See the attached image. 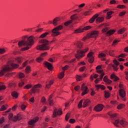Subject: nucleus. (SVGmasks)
I'll use <instances>...</instances> for the list:
<instances>
[{"label": "nucleus", "mask_w": 128, "mask_h": 128, "mask_svg": "<svg viewBox=\"0 0 128 128\" xmlns=\"http://www.w3.org/2000/svg\"><path fill=\"white\" fill-rule=\"evenodd\" d=\"M34 36H30L28 37V36H23L22 40L18 42V46H26L21 49V50H30V48L34 45Z\"/></svg>", "instance_id": "1"}, {"label": "nucleus", "mask_w": 128, "mask_h": 128, "mask_svg": "<svg viewBox=\"0 0 128 128\" xmlns=\"http://www.w3.org/2000/svg\"><path fill=\"white\" fill-rule=\"evenodd\" d=\"M18 64H6L2 66L1 70H0V76H2L6 72L12 70L14 68H18Z\"/></svg>", "instance_id": "2"}, {"label": "nucleus", "mask_w": 128, "mask_h": 128, "mask_svg": "<svg viewBox=\"0 0 128 128\" xmlns=\"http://www.w3.org/2000/svg\"><path fill=\"white\" fill-rule=\"evenodd\" d=\"M40 44H42L41 45H39L37 46V50H48L50 49V42L46 40L42 39L40 41Z\"/></svg>", "instance_id": "3"}, {"label": "nucleus", "mask_w": 128, "mask_h": 128, "mask_svg": "<svg viewBox=\"0 0 128 128\" xmlns=\"http://www.w3.org/2000/svg\"><path fill=\"white\" fill-rule=\"evenodd\" d=\"M62 30V25H60L54 28L52 30V36H59V34H60V32H59V30Z\"/></svg>", "instance_id": "4"}, {"label": "nucleus", "mask_w": 128, "mask_h": 128, "mask_svg": "<svg viewBox=\"0 0 128 128\" xmlns=\"http://www.w3.org/2000/svg\"><path fill=\"white\" fill-rule=\"evenodd\" d=\"M98 34V32L96 30H93L92 31L90 34H88L87 36V37H84L82 38V40L84 42L88 38H97Z\"/></svg>", "instance_id": "5"}, {"label": "nucleus", "mask_w": 128, "mask_h": 128, "mask_svg": "<svg viewBox=\"0 0 128 128\" xmlns=\"http://www.w3.org/2000/svg\"><path fill=\"white\" fill-rule=\"evenodd\" d=\"M88 50V48H86L84 50H79L77 52V54L75 56L77 60H80V58H82L83 56H84V53L86 52Z\"/></svg>", "instance_id": "6"}, {"label": "nucleus", "mask_w": 128, "mask_h": 128, "mask_svg": "<svg viewBox=\"0 0 128 128\" xmlns=\"http://www.w3.org/2000/svg\"><path fill=\"white\" fill-rule=\"evenodd\" d=\"M114 126H115L118 127V124H120L123 128H124L125 126H126L128 124V122L126 121H125L124 120H120L118 119L116 120L113 123Z\"/></svg>", "instance_id": "7"}, {"label": "nucleus", "mask_w": 128, "mask_h": 128, "mask_svg": "<svg viewBox=\"0 0 128 128\" xmlns=\"http://www.w3.org/2000/svg\"><path fill=\"white\" fill-rule=\"evenodd\" d=\"M14 114L12 113L9 114L8 118L10 120H12L13 122H16V120H22V116L20 114H18L16 116H14L13 118Z\"/></svg>", "instance_id": "8"}, {"label": "nucleus", "mask_w": 128, "mask_h": 128, "mask_svg": "<svg viewBox=\"0 0 128 128\" xmlns=\"http://www.w3.org/2000/svg\"><path fill=\"white\" fill-rule=\"evenodd\" d=\"M42 87V85L40 84L34 85L32 88L31 90L32 94H36V92H40V88Z\"/></svg>", "instance_id": "9"}, {"label": "nucleus", "mask_w": 128, "mask_h": 128, "mask_svg": "<svg viewBox=\"0 0 128 128\" xmlns=\"http://www.w3.org/2000/svg\"><path fill=\"white\" fill-rule=\"evenodd\" d=\"M78 17L76 14H74L70 16L71 20L68 21L67 22L64 23V26H68V24H70L72 22V20H78Z\"/></svg>", "instance_id": "10"}, {"label": "nucleus", "mask_w": 128, "mask_h": 128, "mask_svg": "<svg viewBox=\"0 0 128 128\" xmlns=\"http://www.w3.org/2000/svg\"><path fill=\"white\" fill-rule=\"evenodd\" d=\"M119 95L121 98V100H124V102H126V91L122 89H120L119 90Z\"/></svg>", "instance_id": "11"}, {"label": "nucleus", "mask_w": 128, "mask_h": 128, "mask_svg": "<svg viewBox=\"0 0 128 128\" xmlns=\"http://www.w3.org/2000/svg\"><path fill=\"white\" fill-rule=\"evenodd\" d=\"M102 32H106V36H112V34H114L116 31L114 30H108V28H106L102 30Z\"/></svg>", "instance_id": "12"}, {"label": "nucleus", "mask_w": 128, "mask_h": 128, "mask_svg": "<svg viewBox=\"0 0 128 128\" xmlns=\"http://www.w3.org/2000/svg\"><path fill=\"white\" fill-rule=\"evenodd\" d=\"M87 57L88 58V62L90 64H92L94 60V53H92V52H90L88 54Z\"/></svg>", "instance_id": "13"}, {"label": "nucleus", "mask_w": 128, "mask_h": 128, "mask_svg": "<svg viewBox=\"0 0 128 128\" xmlns=\"http://www.w3.org/2000/svg\"><path fill=\"white\" fill-rule=\"evenodd\" d=\"M62 114V109H60L58 110V109H55L54 111L52 118H56V116H60Z\"/></svg>", "instance_id": "14"}, {"label": "nucleus", "mask_w": 128, "mask_h": 128, "mask_svg": "<svg viewBox=\"0 0 128 128\" xmlns=\"http://www.w3.org/2000/svg\"><path fill=\"white\" fill-rule=\"evenodd\" d=\"M86 86V84L84 83L81 86L82 90H84L82 94V96H84L86 94H88V87Z\"/></svg>", "instance_id": "15"}, {"label": "nucleus", "mask_w": 128, "mask_h": 128, "mask_svg": "<svg viewBox=\"0 0 128 128\" xmlns=\"http://www.w3.org/2000/svg\"><path fill=\"white\" fill-rule=\"evenodd\" d=\"M96 112H102L104 109V106L102 104H99L96 106L94 108Z\"/></svg>", "instance_id": "16"}, {"label": "nucleus", "mask_w": 128, "mask_h": 128, "mask_svg": "<svg viewBox=\"0 0 128 128\" xmlns=\"http://www.w3.org/2000/svg\"><path fill=\"white\" fill-rule=\"evenodd\" d=\"M60 18L59 17L56 18L53 20L52 24L54 26H58L60 24Z\"/></svg>", "instance_id": "17"}, {"label": "nucleus", "mask_w": 128, "mask_h": 128, "mask_svg": "<svg viewBox=\"0 0 128 128\" xmlns=\"http://www.w3.org/2000/svg\"><path fill=\"white\" fill-rule=\"evenodd\" d=\"M38 120V117H36L31 120L29 121L28 124L30 126H34L36 122Z\"/></svg>", "instance_id": "18"}, {"label": "nucleus", "mask_w": 128, "mask_h": 128, "mask_svg": "<svg viewBox=\"0 0 128 128\" xmlns=\"http://www.w3.org/2000/svg\"><path fill=\"white\" fill-rule=\"evenodd\" d=\"M103 80L104 82H106V84H110L112 82V81L108 78V76H104L103 78Z\"/></svg>", "instance_id": "19"}, {"label": "nucleus", "mask_w": 128, "mask_h": 128, "mask_svg": "<svg viewBox=\"0 0 128 128\" xmlns=\"http://www.w3.org/2000/svg\"><path fill=\"white\" fill-rule=\"evenodd\" d=\"M58 60V56H54L50 58L48 60L50 62H56V61Z\"/></svg>", "instance_id": "20"}, {"label": "nucleus", "mask_w": 128, "mask_h": 128, "mask_svg": "<svg viewBox=\"0 0 128 128\" xmlns=\"http://www.w3.org/2000/svg\"><path fill=\"white\" fill-rule=\"evenodd\" d=\"M98 17V14H96L89 20V22H90V24H92V22L96 20V18Z\"/></svg>", "instance_id": "21"}, {"label": "nucleus", "mask_w": 128, "mask_h": 128, "mask_svg": "<svg viewBox=\"0 0 128 128\" xmlns=\"http://www.w3.org/2000/svg\"><path fill=\"white\" fill-rule=\"evenodd\" d=\"M106 54L104 53H100L98 55V58H100L101 60H105Z\"/></svg>", "instance_id": "22"}, {"label": "nucleus", "mask_w": 128, "mask_h": 128, "mask_svg": "<svg viewBox=\"0 0 128 128\" xmlns=\"http://www.w3.org/2000/svg\"><path fill=\"white\" fill-rule=\"evenodd\" d=\"M95 86L96 88V90H100V88L102 90H105L106 89V86L102 84H96L95 85Z\"/></svg>", "instance_id": "23"}, {"label": "nucleus", "mask_w": 128, "mask_h": 128, "mask_svg": "<svg viewBox=\"0 0 128 128\" xmlns=\"http://www.w3.org/2000/svg\"><path fill=\"white\" fill-rule=\"evenodd\" d=\"M114 14V12L112 11H110L107 12V14L106 16V20H110L112 18V14Z\"/></svg>", "instance_id": "24"}, {"label": "nucleus", "mask_w": 128, "mask_h": 128, "mask_svg": "<svg viewBox=\"0 0 128 128\" xmlns=\"http://www.w3.org/2000/svg\"><path fill=\"white\" fill-rule=\"evenodd\" d=\"M110 78L111 80H114V82H116L117 80H118L119 78L116 76L114 74H111L110 75Z\"/></svg>", "instance_id": "25"}, {"label": "nucleus", "mask_w": 128, "mask_h": 128, "mask_svg": "<svg viewBox=\"0 0 128 128\" xmlns=\"http://www.w3.org/2000/svg\"><path fill=\"white\" fill-rule=\"evenodd\" d=\"M104 20V18L102 16V17H97L96 18V22H102Z\"/></svg>", "instance_id": "26"}, {"label": "nucleus", "mask_w": 128, "mask_h": 128, "mask_svg": "<svg viewBox=\"0 0 128 128\" xmlns=\"http://www.w3.org/2000/svg\"><path fill=\"white\" fill-rule=\"evenodd\" d=\"M90 104V100H86L84 101V104H83L84 108H86V106H88V104Z\"/></svg>", "instance_id": "27"}, {"label": "nucleus", "mask_w": 128, "mask_h": 128, "mask_svg": "<svg viewBox=\"0 0 128 128\" xmlns=\"http://www.w3.org/2000/svg\"><path fill=\"white\" fill-rule=\"evenodd\" d=\"M44 68H46L49 70H52L53 68L52 65V64H45Z\"/></svg>", "instance_id": "28"}, {"label": "nucleus", "mask_w": 128, "mask_h": 128, "mask_svg": "<svg viewBox=\"0 0 128 128\" xmlns=\"http://www.w3.org/2000/svg\"><path fill=\"white\" fill-rule=\"evenodd\" d=\"M108 114L112 118H114L116 116V114H114L112 112H108Z\"/></svg>", "instance_id": "29"}, {"label": "nucleus", "mask_w": 128, "mask_h": 128, "mask_svg": "<svg viewBox=\"0 0 128 128\" xmlns=\"http://www.w3.org/2000/svg\"><path fill=\"white\" fill-rule=\"evenodd\" d=\"M12 96L14 98H18V92H12Z\"/></svg>", "instance_id": "30"}, {"label": "nucleus", "mask_w": 128, "mask_h": 128, "mask_svg": "<svg viewBox=\"0 0 128 128\" xmlns=\"http://www.w3.org/2000/svg\"><path fill=\"white\" fill-rule=\"evenodd\" d=\"M52 84H54V80H50V82H49V84H46V88H50V86Z\"/></svg>", "instance_id": "31"}, {"label": "nucleus", "mask_w": 128, "mask_h": 128, "mask_svg": "<svg viewBox=\"0 0 128 128\" xmlns=\"http://www.w3.org/2000/svg\"><path fill=\"white\" fill-rule=\"evenodd\" d=\"M48 34V32L42 34L40 36L39 38H46Z\"/></svg>", "instance_id": "32"}, {"label": "nucleus", "mask_w": 128, "mask_h": 128, "mask_svg": "<svg viewBox=\"0 0 128 128\" xmlns=\"http://www.w3.org/2000/svg\"><path fill=\"white\" fill-rule=\"evenodd\" d=\"M124 54H122L120 55L119 58H118V60L119 62H124V60L122 59V58H124Z\"/></svg>", "instance_id": "33"}, {"label": "nucleus", "mask_w": 128, "mask_h": 128, "mask_svg": "<svg viewBox=\"0 0 128 128\" xmlns=\"http://www.w3.org/2000/svg\"><path fill=\"white\" fill-rule=\"evenodd\" d=\"M31 70H30V66H27L25 68V72H26V74H30Z\"/></svg>", "instance_id": "34"}, {"label": "nucleus", "mask_w": 128, "mask_h": 128, "mask_svg": "<svg viewBox=\"0 0 128 128\" xmlns=\"http://www.w3.org/2000/svg\"><path fill=\"white\" fill-rule=\"evenodd\" d=\"M64 64H76V59H73L71 60L70 61H66Z\"/></svg>", "instance_id": "35"}, {"label": "nucleus", "mask_w": 128, "mask_h": 128, "mask_svg": "<svg viewBox=\"0 0 128 128\" xmlns=\"http://www.w3.org/2000/svg\"><path fill=\"white\" fill-rule=\"evenodd\" d=\"M104 98H110V94L108 92L104 91Z\"/></svg>", "instance_id": "36"}, {"label": "nucleus", "mask_w": 128, "mask_h": 128, "mask_svg": "<svg viewBox=\"0 0 128 128\" xmlns=\"http://www.w3.org/2000/svg\"><path fill=\"white\" fill-rule=\"evenodd\" d=\"M64 76V71L62 72L58 76L59 78H62Z\"/></svg>", "instance_id": "37"}, {"label": "nucleus", "mask_w": 128, "mask_h": 128, "mask_svg": "<svg viewBox=\"0 0 128 128\" xmlns=\"http://www.w3.org/2000/svg\"><path fill=\"white\" fill-rule=\"evenodd\" d=\"M76 44L78 48H82V44L80 42H78Z\"/></svg>", "instance_id": "38"}, {"label": "nucleus", "mask_w": 128, "mask_h": 128, "mask_svg": "<svg viewBox=\"0 0 128 128\" xmlns=\"http://www.w3.org/2000/svg\"><path fill=\"white\" fill-rule=\"evenodd\" d=\"M112 66L114 70H118V64H112Z\"/></svg>", "instance_id": "39"}, {"label": "nucleus", "mask_w": 128, "mask_h": 128, "mask_svg": "<svg viewBox=\"0 0 128 128\" xmlns=\"http://www.w3.org/2000/svg\"><path fill=\"white\" fill-rule=\"evenodd\" d=\"M80 32H84L82 28L77 29L74 31L75 34H80Z\"/></svg>", "instance_id": "40"}, {"label": "nucleus", "mask_w": 128, "mask_h": 128, "mask_svg": "<svg viewBox=\"0 0 128 128\" xmlns=\"http://www.w3.org/2000/svg\"><path fill=\"white\" fill-rule=\"evenodd\" d=\"M15 60L18 62V64H20L22 62V60L20 57H16L15 58Z\"/></svg>", "instance_id": "41"}, {"label": "nucleus", "mask_w": 128, "mask_h": 128, "mask_svg": "<svg viewBox=\"0 0 128 128\" xmlns=\"http://www.w3.org/2000/svg\"><path fill=\"white\" fill-rule=\"evenodd\" d=\"M8 64H16V63H14V60H8Z\"/></svg>", "instance_id": "42"}, {"label": "nucleus", "mask_w": 128, "mask_h": 128, "mask_svg": "<svg viewBox=\"0 0 128 128\" xmlns=\"http://www.w3.org/2000/svg\"><path fill=\"white\" fill-rule=\"evenodd\" d=\"M124 32H126V28H121L119 31H118V34H124Z\"/></svg>", "instance_id": "43"}, {"label": "nucleus", "mask_w": 128, "mask_h": 128, "mask_svg": "<svg viewBox=\"0 0 128 128\" xmlns=\"http://www.w3.org/2000/svg\"><path fill=\"white\" fill-rule=\"evenodd\" d=\"M32 86L30 84H28L24 86V88L26 90H29V88H32Z\"/></svg>", "instance_id": "44"}, {"label": "nucleus", "mask_w": 128, "mask_h": 128, "mask_svg": "<svg viewBox=\"0 0 128 128\" xmlns=\"http://www.w3.org/2000/svg\"><path fill=\"white\" fill-rule=\"evenodd\" d=\"M117 8H121L123 10L124 8H126V6L124 5L119 4L117 6Z\"/></svg>", "instance_id": "45"}, {"label": "nucleus", "mask_w": 128, "mask_h": 128, "mask_svg": "<svg viewBox=\"0 0 128 128\" xmlns=\"http://www.w3.org/2000/svg\"><path fill=\"white\" fill-rule=\"evenodd\" d=\"M92 27H90V26H85L84 28H82V30H83V32L84 30H88L90 29Z\"/></svg>", "instance_id": "46"}, {"label": "nucleus", "mask_w": 128, "mask_h": 128, "mask_svg": "<svg viewBox=\"0 0 128 128\" xmlns=\"http://www.w3.org/2000/svg\"><path fill=\"white\" fill-rule=\"evenodd\" d=\"M6 52V49L0 48V54H4Z\"/></svg>", "instance_id": "47"}, {"label": "nucleus", "mask_w": 128, "mask_h": 128, "mask_svg": "<svg viewBox=\"0 0 128 128\" xmlns=\"http://www.w3.org/2000/svg\"><path fill=\"white\" fill-rule=\"evenodd\" d=\"M82 76H80V75H78L76 76V80H78V82H80V80H82Z\"/></svg>", "instance_id": "48"}, {"label": "nucleus", "mask_w": 128, "mask_h": 128, "mask_svg": "<svg viewBox=\"0 0 128 128\" xmlns=\"http://www.w3.org/2000/svg\"><path fill=\"white\" fill-rule=\"evenodd\" d=\"M82 106V100H80L78 104V108H80Z\"/></svg>", "instance_id": "49"}, {"label": "nucleus", "mask_w": 128, "mask_h": 128, "mask_svg": "<svg viewBox=\"0 0 128 128\" xmlns=\"http://www.w3.org/2000/svg\"><path fill=\"white\" fill-rule=\"evenodd\" d=\"M6 110V107L4 105H2L0 108V111Z\"/></svg>", "instance_id": "50"}, {"label": "nucleus", "mask_w": 128, "mask_h": 128, "mask_svg": "<svg viewBox=\"0 0 128 128\" xmlns=\"http://www.w3.org/2000/svg\"><path fill=\"white\" fill-rule=\"evenodd\" d=\"M19 78H24V74L22 72L19 73Z\"/></svg>", "instance_id": "51"}, {"label": "nucleus", "mask_w": 128, "mask_h": 128, "mask_svg": "<svg viewBox=\"0 0 128 128\" xmlns=\"http://www.w3.org/2000/svg\"><path fill=\"white\" fill-rule=\"evenodd\" d=\"M124 108V104H120L118 106V110H120V108Z\"/></svg>", "instance_id": "52"}, {"label": "nucleus", "mask_w": 128, "mask_h": 128, "mask_svg": "<svg viewBox=\"0 0 128 128\" xmlns=\"http://www.w3.org/2000/svg\"><path fill=\"white\" fill-rule=\"evenodd\" d=\"M110 4H118V2L115 0H112L110 2Z\"/></svg>", "instance_id": "53"}, {"label": "nucleus", "mask_w": 128, "mask_h": 128, "mask_svg": "<svg viewBox=\"0 0 128 128\" xmlns=\"http://www.w3.org/2000/svg\"><path fill=\"white\" fill-rule=\"evenodd\" d=\"M42 60V57H38L36 59V61L38 62H40Z\"/></svg>", "instance_id": "54"}, {"label": "nucleus", "mask_w": 128, "mask_h": 128, "mask_svg": "<svg viewBox=\"0 0 128 128\" xmlns=\"http://www.w3.org/2000/svg\"><path fill=\"white\" fill-rule=\"evenodd\" d=\"M68 118H70V114L68 113L65 116V120L66 122L68 120Z\"/></svg>", "instance_id": "55"}, {"label": "nucleus", "mask_w": 128, "mask_h": 128, "mask_svg": "<svg viewBox=\"0 0 128 128\" xmlns=\"http://www.w3.org/2000/svg\"><path fill=\"white\" fill-rule=\"evenodd\" d=\"M68 65H66L64 67L62 68V70L63 72H64V70H68Z\"/></svg>", "instance_id": "56"}, {"label": "nucleus", "mask_w": 128, "mask_h": 128, "mask_svg": "<svg viewBox=\"0 0 128 128\" xmlns=\"http://www.w3.org/2000/svg\"><path fill=\"white\" fill-rule=\"evenodd\" d=\"M4 122V118L2 117V118H0V124H2Z\"/></svg>", "instance_id": "57"}, {"label": "nucleus", "mask_w": 128, "mask_h": 128, "mask_svg": "<svg viewBox=\"0 0 128 128\" xmlns=\"http://www.w3.org/2000/svg\"><path fill=\"white\" fill-rule=\"evenodd\" d=\"M90 11H86L84 13V15L86 16H90Z\"/></svg>", "instance_id": "58"}, {"label": "nucleus", "mask_w": 128, "mask_h": 128, "mask_svg": "<svg viewBox=\"0 0 128 128\" xmlns=\"http://www.w3.org/2000/svg\"><path fill=\"white\" fill-rule=\"evenodd\" d=\"M32 64V62L26 60L23 64Z\"/></svg>", "instance_id": "59"}, {"label": "nucleus", "mask_w": 128, "mask_h": 128, "mask_svg": "<svg viewBox=\"0 0 128 128\" xmlns=\"http://www.w3.org/2000/svg\"><path fill=\"white\" fill-rule=\"evenodd\" d=\"M26 106L24 104L21 105V108L22 110H26Z\"/></svg>", "instance_id": "60"}, {"label": "nucleus", "mask_w": 128, "mask_h": 128, "mask_svg": "<svg viewBox=\"0 0 128 128\" xmlns=\"http://www.w3.org/2000/svg\"><path fill=\"white\" fill-rule=\"evenodd\" d=\"M86 6V4L84 3L78 6L79 8H82L84 6Z\"/></svg>", "instance_id": "61"}, {"label": "nucleus", "mask_w": 128, "mask_h": 128, "mask_svg": "<svg viewBox=\"0 0 128 128\" xmlns=\"http://www.w3.org/2000/svg\"><path fill=\"white\" fill-rule=\"evenodd\" d=\"M80 88V86H78L74 87V90L76 92H78V90Z\"/></svg>", "instance_id": "62"}, {"label": "nucleus", "mask_w": 128, "mask_h": 128, "mask_svg": "<svg viewBox=\"0 0 128 128\" xmlns=\"http://www.w3.org/2000/svg\"><path fill=\"white\" fill-rule=\"evenodd\" d=\"M6 90V86H4V85H0V90Z\"/></svg>", "instance_id": "63"}, {"label": "nucleus", "mask_w": 128, "mask_h": 128, "mask_svg": "<svg viewBox=\"0 0 128 128\" xmlns=\"http://www.w3.org/2000/svg\"><path fill=\"white\" fill-rule=\"evenodd\" d=\"M113 62L114 64H120V63L116 60H114Z\"/></svg>", "instance_id": "64"}]
</instances>
